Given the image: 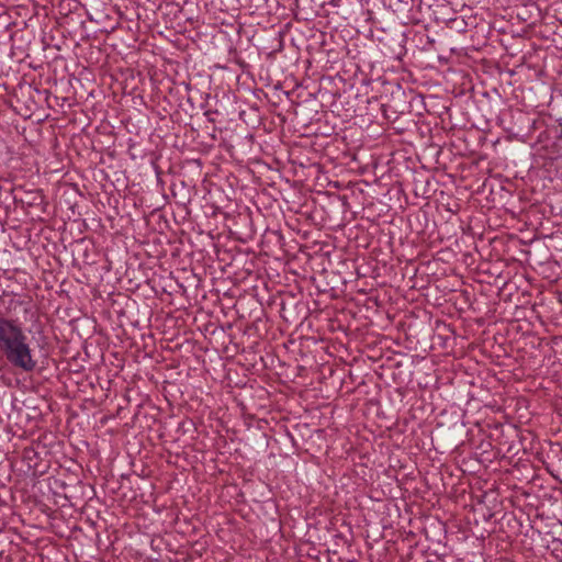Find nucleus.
Wrapping results in <instances>:
<instances>
[{
    "instance_id": "obj_2",
    "label": "nucleus",
    "mask_w": 562,
    "mask_h": 562,
    "mask_svg": "<svg viewBox=\"0 0 562 562\" xmlns=\"http://www.w3.org/2000/svg\"><path fill=\"white\" fill-rule=\"evenodd\" d=\"M516 437L517 430L513 425H494V440H497V446H494V460L508 463L507 454L515 449Z\"/></svg>"
},
{
    "instance_id": "obj_1",
    "label": "nucleus",
    "mask_w": 562,
    "mask_h": 562,
    "mask_svg": "<svg viewBox=\"0 0 562 562\" xmlns=\"http://www.w3.org/2000/svg\"><path fill=\"white\" fill-rule=\"evenodd\" d=\"M0 352L8 363L24 372H32L37 366L30 339L18 319L0 316Z\"/></svg>"
},
{
    "instance_id": "obj_3",
    "label": "nucleus",
    "mask_w": 562,
    "mask_h": 562,
    "mask_svg": "<svg viewBox=\"0 0 562 562\" xmlns=\"http://www.w3.org/2000/svg\"><path fill=\"white\" fill-rule=\"evenodd\" d=\"M555 122H557V126H558V130H559L558 135H557V139L562 142V115L560 117H558L555 120ZM557 159L562 161V151L557 155Z\"/></svg>"
},
{
    "instance_id": "obj_4",
    "label": "nucleus",
    "mask_w": 562,
    "mask_h": 562,
    "mask_svg": "<svg viewBox=\"0 0 562 562\" xmlns=\"http://www.w3.org/2000/svg\"><path fill=\"white\" fill-rule=\"evenodd\" d=\"M499 282H502V284H503V286H504V288H507V286H508V284H507V283H506V281L502 278V276H501V274H498V276L496 277V279H494V286H499Z\"/></svg>"
}]
</instances>
